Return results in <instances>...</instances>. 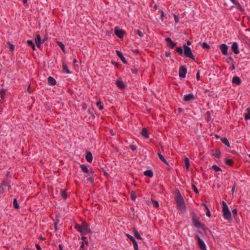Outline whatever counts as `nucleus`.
Here are the masks:
<instances>
[{
    "instance_id": "nucleus-41",
    "label": "nucleus",
    "mask_w": 250,
    "mask_h": 250,
    "mask_svg": "<svg viewBox=\"0 0 250 250\" xmlns=\"http://www.w3.org/2000/svg\"><path fill=\"white\" fill-rule=\"evenodd\" d=\"M202 47L204 48L209 49L210 48V46L209 45L207 44V42H204L202 43Z\"/></svg>"
},
{
    "instance_id": "nucleus-16",
    "label": "nucleus",
    "mask_w": 250,
    "mask_h": 250,
    "mask_svg": "<svg viewBox=\"0 0 250 250\" xmlns=\"http://www.w3.org/2000/svg\"><path fill=\"white\" fill-rule=\"evenodd\" d=\"M85 158L87 162L91 163L93 160V157L91 153L89 151H87L85 155Z\"/></svg>"
},
{
    "instance_id": "nucleus-45",
    "label": "nucleus",
    "mask_w": 250,
    "mask_h": 250,
    "mask_svg": "<svg viewBox=\"0 0 250 250\" xmlns=\"http://www.w3.org/2000/svg\"><path fill=\"white\" fill-rule=\"evenodd\" d=\"M226 62H227L228 63H229V62H232V63L233 62V59H232V58L231 57H229L228 58L226 59Z\"/></svg>"
},
{
    "instance_id": "nucleus-52",
    "label": "nucleus",
    "mask_w": 250,
    "mask_h": 250,
    "mask_svg": "<svg viewBox=\"0 0 250 250\" xmlns=\"http://www.w3.org/2000/svg\"><path fill=\"white\" fill-rule=\"evenodd\" d=\"M196 79L198 81L200 80V72L198 71L196 74Z\"/></svg>"
},
{
    "instance_id": "nucleus-42",
    "label": "nucleus",
    "mask_w": 250,
    "mask_h": 250,
    "mask_svg": "<svg viewBox=\"0 0 250 250\" xmlns=\"http://www.w3.org/2000/svg\"><path fill=\"white\" fill-rule=\"evenodd\" d=\"M7 44L10 50L13 51L14 50V45L10 43L9 42H8Z\"/></svg>"
},
{
    "instance_id": "nucleus-37",
    "label": "nucleus",
    "mask_w": 250,
    "mask_h": 250,
    "mask_svg": "<svg viewBox=\"0 0 250 250\" xmlns=\"http://www.w3.org/2000/svg\"><path fill=\"white\" fill-rule=\"evenodd\" d=\"M212 167L216 172L221 171V168L217 165H214L212 166Z\"/></svg>"
},
{
    "instance_id": "nucleus-4",
    "label": "nucleus",
    "mask_w": 250,
    "mask_h": 250,
    "mask_svg": "<svg viewBox=\"0 0 250 250\" xmlns=\"http://www.w3.org/2000/svg\"><path fill=\"white\" fill-rule=\"evenodd\" d=\"M195 237L198 240V245L200 248L202 250H207L204 242L201 239L200 236L198 234H196Z\"/></svg>"
},
{
    "instance_id": "nucleus-17",
    "label": "nucleus",
    "mask_w": 250,
    "mask_h": 250,
    "mask_svg": "<svg viewBox=\"0 0 250 250\" xmlns=\"http://www.w3.org/2000/svg\"><path fill=\"white\" fill-rule=\"evenodd\" d=\"M116 52L117 55L121 59V60L122 61L123 63L126 64L127 62H126L125 58L124 57L123 55L122 54V53L119 50H116Z\"/></svg>"
},
{
    "instance_id": "nucleus-11",
    "label": "nucleus",
    "mask_w": 250,
    "mask_h": 250,
    "mask_svg": "<svg viewBox=\"0 0 250 250\" xmlns=\"http://www.w3.org/2000/svg\"><path fill=\"white\" fill-rule=\"evenodd\" d=\"M117 86L121 89H124L126 87V84L123 82L121 79H118L116 82Z\"/></svg>"
},
{
    "instance_id": "nucleus-10",
    "label": "nucleus",
    "mask_w": 250,
    "mask_h": 250,
    "mask_svg": "<svg viewBox=\"0 0 250 250\" xmlns=\"http://www.w3.org/2000/svg\"><path fill=\"white\" fill-rule=\"evenodd\" d=\"M177 207L181 211L182 213H184L186 211V205L185 202H181V203H177Z\"/></svg>"
},
{
    "instance_id": "nucleus-24",
    "label": "nucleus",
    "mask_w": 250,
    "mask_h": 250,
    "mask_svg": "<svg viewBox=\"0 0 250 250\" xmlns=\"http://www.w3.org/2000/svg\"><path fill=\"white\" fill-rule=\"evenodd\" d=\"M144 174L145 175L148 176L149 177H152L153 176V172L152 170L149 169L145 171L144 172Z\"/></svg>"
},
{
    "instance_id": "nucleus-59",
    "label": "nucleus",
    "mask_w": 250,
    "mask_h": 250,
    "mask_svg": "<svg viewBox=\"0 0 250 250\" xmlns=\"http://www.w3.org/2000/svg\"><path fill=\"white\" fill-rule=\"evenodd\" d=\"M165 16V14H164V11L163 10H161V19L163 20V17Z\"/></svg>"
},
{
    "instance_id": "nucleus-13",
    "label": "nucleus",
    "mask_w": 250,
    "mask_h": 250,
    "mask_svg": "<svg viewBox=\"0 0 250 250\" xmlns=\"http://www.w3.org/2000/svg\"><path fill=\"white\" fill-rule=\"evenodd\" d=\"M165 40L168 43V45L170 48H173L175 46V42H173L169 37L166 38Z\"/></svg>"
},
{
    "instance_id": "nucleus-50",
    "label": "nucleus",
    "mask_w": 250,
    "mask_h": 250,
    "mask_svg": "<svg viewBox=\"0 0 250 250\" xmlns=\"http://www.w3.org/2000/svg\"><path fill=\"white\" fill-rule=\"evenodd\" d=\"M5 94V90H1L0 91V95L1 98L3 99L4 98V95Z\"/></svg>"
},
{
    "instance_id": "nucleus-32",
    "label": "nucleus",
    "mask_w": 250,
    "mask_h": 250,
    "mask_svg": "<svg viewBox=\"0 0 250 250\" xmlns=\"http://www.w3.org/2000/svg\"><path fill=\"white\" fill-rule=\"evenodd\" d=\"M57 44L61 48L63 52L65 53V49L64 44L62 42H57Z\"/></svg>"
},
{
    "instance_id": "nucleus-62",
    "label": "nucleus",
    "mask_w": 250,
    "mask_h": 250,
    "mask_svg": "<svg viewBox=\"0 0 250 250\" xmlns=\"http://www.w3.org/2000/svg\"><path fill=\"white\" fill-rule=\"evenodd\" d=\"M94 173V171L93 170V169L91 168L90 169V173L89 174H92Z\"/></svg>"
},
{
    "instance_id": "nucleus-9",
    "label": "nucleus",
    "mask_w": 250,
    "mask_h": 250,
    "mask_svg": "<svg viewBox=\"0 0 250 250\" xmlns=\"http://www.w3.org/2000/svg\"><path fill=\"white\" fill-rule=\"evenodd\" d=\"M192 221L194 225L197 228L203 227L204 225H201L199 219L195 215H193L192 217Z\"/></svg>"
},
{
    "instance_id": "nucleus-63",
    "label": "nucleus",
    "mask_w": 250,
    "mask_h": 250,
    "mask_svg": "<svg viewBox=\"0 0 250 250\" xmlns=\"http://www.w3.org/2000/svg\"><path fill=\"white\" fill-rule=\"evenodd\" d=\"M234 69H235V65H234V63L233 62L232 64L231 70H234Z\"/></svg>"
},
{
    "instance_id": "nucleus-40",
    "label": "nucleus",
    "mask_w": 250,
    "mask_h": 250,
    "mask_svg": "<svg viewBox=\"0 0 250 250\" xmlns=\"http://www.w3.org/2000/svg\"><path fill=\"white\" fill-rule=\"evenodd\" d=\"M101 104L102 103L100 101H98L96 104L97 106L99 107L100 110L103 109V106Z\"/></svg>"
},
{
    "instance_id": "nucleus-2",
    "label": "nucleus",
    "mask_w": 250,
    "mask_h": 250,
    "mask_svg": "<svg viewBox=\"0 0 250 250\" xmlns=\"http://www.w3.org/2000/svg\"><path fill=\"white\" fill-rule=\"evenodd\" d=\"M75 228L83 235L91 233L90 229L88 228L87 224L85 222H83L81 225L76 224Z\"/></svg>"
},
{
    "instance_id": "nucleus-30",
    "label": "nucleus",
    "mask_w": 250,
    "mask_h": 250,
    "mask_svg": "<svg viewBox=\"0 0 250 250\" xmlns=\"http://www.w3.org/2000/svg\"><path fill=\"white\" fill-rule=\"evenodd\" d=\"M81 167L83 171L84 172L88 173L89 172V170L86 165H82L81 166Z\"/></svg>"
},
{
    "instance_id": "nucleus-39",
    "label": "nucleus",
    "mask_w": 250,
    "mask_h": 250,
    "mask_svg": "<svg viewBox=\"0 0 250 250\" xmlns=\"http://www.w3.org/2000/svg\"><path fill=\"white\" fill-rule=\"evenodd\" d=\"M62 198L64 200H65L66 199V198H67V194L66 193V190H62Z\"/></svg>"
},
{
    "instance_id": "nucleus-34",
    "label": "nucleus",
    "mask_w": 250,
    "mask_h": 250,
    "mask_svg": "<svg viewBox=\"0 0 250 250\" xmlns=\"http://www.w3.org/2000/svg\"><path fill=\"white\" fill-rule=\"evenodd\" d=\"M86 176L88 177L87 180L90 181V183L93 184V175L88 174Z\"/></svg>"
},
{
    "instance_id": "nucleus-8",
    "label": "nucleus",
    "mask_w": 250,
    "mask_h": 250,
    "mask_svg": "<svg viewBox=\"0 0 250 250\" xmlns=\"http://www.w3.org/2000/svg\"><path fill=\"white\" fill-rule=\"evenodd\" d=\"M127 238L133 243L135 250H139L138 245L134 238L129 234H126Z\"/></svg>"
},
{
    "instance_id": "nucleus-28",
    "label": "nucleus",
    "mask_w": 250,
    "mask_h": 250,
    "mask_svg": "<svg viewBox=\"0 0 250 250\" xmlns=\"http://www.w3.org/2000/svg\"><path fill=\"white\" fill-rule=\"evenodd\" d=\"M221 141H222V143L224 144H225V145H226L228 147H230V144H229V141L227 139V138H223L221 139Z\"/></svg>"
},
{
    "instance_id": "nucleus-58",
    "label": "nucleus",
    "mask_w": 250,
    "mask_h": 250,
    "mask_svg": "<svg viewBox=\"0 0 250 250\" xmlns=\"http://www.w3.org/2000/svg\"><path fill=\"white\" fill-rule=\"evenodd\" d=\"M207 215L208 217L210 216V212L209 209H208V210H207Z\"/></svg>"
},
{
    "instance_id": "nucleus-27",
    "label": "nucleus",
    "mask_w": 250,
    "mask_h": 250,
    "mask_svg": "<svg viewBox=\"0 0 250 250\" xmlns=\"http://www.w3.org/2000/svg\"><path fill=\"white\" fill-rule=\"evenodd\" d=\"M6 187H7L8 189H9V186L7 185V184L6 183H4L1 187L0 186V192L2 193L4 191V188H5Z\"/></svg>"
},
{
    "instance_id": "nucleus-61",
    "label": "nucleus",
    "mask_w": 250,
    "mask_h": 250,
    "mask_svg": "<svg viewBox=\"0 0 250 250\" xmlns=\"http://www.w3.org/2000/svg\"><path fill=\"white\" fill-rule=\"evenodd\" d=\"M132 72H133V73H136L137 72V69H136V68H135V69H132Z\"/></svg>"
},
{
    "instance_id": "nucleus-14",
    "label": "nucleus",
    "mask_w": 250,
    "mask_h": 250,
    "mask_svg": "<svg viewBox=\"0 0 250 250\" xmlns=\"http://www.w3.org/2000/svg\"><path fill=\"white\" fill-rule=\"evenodd\" d=\"M241 80L238 76H234L232 78V83L237 85H240L241 83Z\"/></svg>"
},
{
    "instance_id": "nucleus-26",
    "label": "nucleus",
    "mask_w": 250,
    "mask_h": 250,
    "mask_svg": "<svg viewBox=\"0 0 250 250\" xmlns=\"http://www.w3.org/2000/svg\"><path fill=\"white\" fill-rule=\"evenodd\" d=\"M158 155L159 157V158L161 159V160L165 164L168 165V163L166 159L165 158V157L160 153H158Z\"/></svg>"
},
{
    "instance_id": "nucleus-53",
    "label": "nucleus",
    "mask_w": 250,
    "mask_h": 250,
    "mask_svg": "<svg viewBox=\"0 0 250 250\" xmlns=\"http://www.w3.org/2000/svg\"><path fill=\"white\" fill-rule=\"evenodd\" d=\"M130 148L133 151H134L136 149V146L134 145H131Z\"/></svg>"
},
{
    "instance_id": "nucleus-35",
    "label": "nucleus",
    "mask_w": 250,
    "mask_h": 250,
    "mask_svg": "<svg viewBox=\"0 0 250 250\" xmlns=\"http://www.w3.org/2000/svg\"><path fill=\"white\" fill-rule=\"evenodd\" d=\"M225 163L227 165L232 166L233 164V161L230 159H227L226 160Z\"/></svg>"
},
{
    "instance_id": "nucleus-55",
    "label": "nucleus",
    "mask_w": 250,
    "mask_h": 250,
    "mask_svg": "<svg viewBox=\"0 0 250 250\" xmlns=\"http://www.w3.org/2000/svg\"><path fill=\"white\" fill-rule=\"evenodd\" d=\"M16 202H17V201H16V198H15L13 200V204L15 208H16Z\"/></svg>"
},
{
    "instance_id": "nucleus-31",
    "label": "nucleus",
    "mask_w": 250,
    "mask_h": 250,
    "mask_svg": "<svg viewBox=\"0 0 250 250\" xmlns=\"http://www.w3.org/2000/svg\"><path fill=\"white\" fill-rule=\"evenodd\" d=\"M184 161H185V165H186V167L187 169H188L189 167V166H190L189 160L188 158H185L184 159Z\"/></svg>"
},
{
    "instance_id": "nucleus-54",
    "label": "nucleus",
    "mask_w": 250,
    "mask_h": 250,
    "mask_svg": "<svg viewBox=\"0 0 250 250\" xmlns=\"http://www.w3.org/2000/svg\"><path fill=\"white\" fill-rule=\"evenodd\" d=\"M16 202H17V201H16V198H15L13 200V204L15 208H16Z\"/></svg>"
},
{
    "instance_id": "nucleus-47",
    "label": "nucleus",
    "mask_w": 250,
    "mask_h": 250,
    "mask_svg": "<svg viewBox=\"0 0 250 250\" xmlns=\"http://www.w3.org/2000/svg\"><path fill=\"white\" fill-rule=\"evenodd\" d=\"M58 223H59V219H57L54 223V229H55V231H57L58 230L57 226V224Z\"/></svg>"
},
{
    "instance_id": "nucleus-3",
    "label": "nucleus",
    "mask_w": 250,
    "mask_h": 250,
    "mask_svg": "<svg viewBox=\"0 0 250 250\" xmlns=\"http://www.w3.org/2000/svg\"><path fill=\"white\" fill-rule=\"evenodd\" d=\"M223 205V217L225 219L228 220L229 221H231L232 220L231 213L229 210V209L228 206L227 205L226 203L224 201L222 202Z\"/></svg>"
},
{
    "instance_id": "nucleus-51",
    "label": "nucleus",
    "mask_w": 250,
    "mask_h": 250,
    "mask_svg": "<svg viewBox=\"0 0 250 250\" xmlns=\"http://www.w3.org/2000/svg\"><path fill=\"white\" fill-rule=\"evenodd\" d=\"M174 19H175V21L176 22H179V17L177 15H174Z\"/></svg>"
},
{
    "instance_id": "nucleus-7",
    "label": "nucleus",
    "mask_w": 250,
    "mask_h": 250,
    "mask_svg": "<svg viewBox=\"0 0 250 250\" xmlns=\"http://www.w3.org/2000/svg\"><path fill=\"white\" fill-rule=\"evenodd\" d=\"M175 201L177 203L184 202V199L182 196L179 190L177 189L175 191Z\"/></svg>"
},
{
    "instance_id": "nucleus-20",
    "label": "nucleus",
    "mask_w": 250,
    "mask_h": 250,
    "mask_svg": "<svg viewBox=\"0 0 250 250\" xmlns=\"http://www.w3.org/2000/svg\"><path fill=\"white\" fill-rule=\"evenodd\" d=\"M48 84L51 86L55 85L56 84V80L51 76L48 78Z\"/></svg>"
},
{
    "instance_id": "nucleus-60",
    "label": "nucleus",
    "mask_w": 250,
    "mask_h": 250,
    "mask_svg": "<svg viewBox=\"0 0 250 250\" xmlns=\"http://www.w3.org/2000/svg\"><path fill=\"white\" fill-rule=\"evenodd\" d=\"M36 247L38 250H42L41 248L38 244L36 245Z\"/></svg>"
},
{
    "instance_id": "nucleus-5",
    "label": "nucleus",
    "mask_w": 250,
    "mask_h": 250,
    "mask_svg": "<svg viewBox=\"0 0 250 250\" xmlns=\"http://www.w3.org/2000/svg\"><path fill=\"white\" fill-rule=\"evenodd\" d=\"M187 72V69L185 65L180 66L179 71V76L181 78H184Z\"/></svg>"
},
{
    "instance_id": "nucleus-6",
    "label": "nucleus",
    "mask_w": 250,
    "mask_h": 250,
    "mask_svg": "<svg viewBox=\"0 0 250 250\" xmlns=\"http://www.w3.org/2000/svg\"><path fill=\"white\" fill-rule=\"evenodd\" d=\"M115 34L119 37L120 39H123L124 35L125 34V31L122 29H120L118 27H116L114 30Z\"/></svg>"
},
{
    "instance_id": "nucleus-12",
    "label": "nucleus",
    "mask_w": 250,
    "mask_h": 250,
    "mask_svg": "<svg viewBox=\"0 0 250 250\" xmlns=\"http://www.w3.org/2000/svg\"><path fill=\"white\" fill-rule=\"evenodd\" d=\"M220 48L223 54L226 55L228 54V47L225 44H222L220 45Z\"/></svg>"
},
{
    "instance_id": "nucleus-38",
    "label": "nucleus",
    "mask_w": 250,
    "mask_h": 250,
    "mask_svg": "<svg viewBox=\"0 0 250 250\" xmlns=\"http://www.w3.org/2000/svg\"><path fill=\"white\" fill-rule=\"evenodd\" d=\"M136 196L135 191H132L131 192V199L132 200L134 201L136 199Z\"/></svg>"
},
{
    "instance_id": "nucleus-64",
    "label": "nucleus",
    "mask_w": 250,
    "mask_h": 250,
    "mask_svg": "<svg viewBox=\"0 0 250 250\" xmlns=\"http://www.w3.org/2000/svg\"><path fill=\"white\" fill-rule=\"evenodd\" d=\"M60 250H62V246L61 245H59V246Z\"/></svg>"
},
{
    "instance_id": "nucleus-21",
    "label": "nucleus",
    "mask_w": 250,
    "mask_h": 250,
    "mask_svg": "<svg viewBox=\"0 0 250 250\" xmlns=\"http://www.w3.org/2000/svg\"><path fill=\"white\" fill-rule=\"evenodd\" d=\"M231 2L234 4L237 5V8L241 12H244V9L240 5V4L237 2L235 0H230Z\"/></svg>"
},
{
    "instance_id": "nucleus-29",
    "label": "nucleus",
    "mask_w": 250,
    "mask_h": 250,
    "mask_svg": "<svg viewBox=\"0 0 250 250\" xmlns=\"http://www.w3.org/2000/svg\"><path fill=\"white\" fill-rule=\"evenodd\" d=\"M27 43L28 45L32 47V48L33 50H35V49H36L35 46L33 42L32 41L28 40V41H27Z\"/></svg>"
},
{
    "instance_id": "nucleus-18",
    "label": "nucleus",
    "mask_w": 250,
    "mask_h": 250,
    "mask_svg": "<svg viewBox=\"0 0 250 250\" xmlns=\"http://www.w3.org/2000/svg\"><path fill=\"white\" fill-rule=\"evenodd\" d=\"M132 230L134 233V235L137 239L140 240L143 239L142 237H141L139 233L138 232L136 228H133Z\"/></svg>"
},
{
    "instance_id": "nucleus-19",
    "label": "nucleus",
    "mask_w": 250,
    "mask_h": 250,
    "mask_svg": "<svg viewBox=\"0 0 250 250\" xmlns=\"http://www.w3.org/2000/svg\"><path fill=\"white\" fill-rule=\"evenodd\" d=\"M35 42L37 47L40 48L41 47V39L39 35H37L36 36V37L35 38Z\"/></svg>"
},
{
    "instance_id": "nucleus-57",
    "label": "nucleus",
    "mask_w": 250,
    "mask_h": 250,
    "mask_svg": "<svg viewBox=\"0 0 250 250\" xmlns=\"http://www.w3.org/2000/svg\"><path fill=\"white\" fill-rule=\"evenodd\" d=\"M27 91L28 92V93H30L32 92V90L31 89V86L30 85H29L28 86V88H27Z\"/></svg>"
},
{
    "instance_id": "nucleus-33",
    "label": "nucleus",
    "mask_w": 250,
    "mask_h": 250,
    "mask_svg": "<svg viewBox=\"0 0 250 250\" xmlns=\"http://www.w3.org/2000/svg\"><path fill=\"white\" fill-rule=\"evenodd\" d=\"M247 111L248 112V114H246L245 116V119L246 120L250 119V108H248Z\"/></svg>"
},
{
    "instance_id": "nucleus-43",
    "label": "nucleus",
    "mask_w": 250,
    "mask_h": 250,
    "mask_svg": "<svg viewBox=\"0 0 250 250\" xmlns=\"http://www.w3.org/2000/svg\"><path fill=\"white\" fill-rule=\"evenodd\" d=\"M152 202L153 204V206L156 208H158L159 206L158 201L152 200Z\"/></svg>"
},
{
    "instance_id": "nucleus-23",
    "label": "nucleus",
    "mask_w": 250,
    "mask_h": 250,
    "mask_svg": "<svg viewBox=\"0 0 250 250\" xmlns=\"http://www.w3.org/2000/svg\"><path fill=\"white\" fill-rule=\"evenodd\" d=\"M141 134L145 138H149V135L148 134L147 129L146 128H143L142 129Z\"/></svg>"
},
{
    "instance_id": "nucleus-48",
    "label": "nucleus",
    "mask_w": 250,
    "mask_h": 250,
    "mask_svg": "<svg viewBox=\"0 0 250 250\" xmlns=\"http://www.w3.org/2000/svg\"><path fill=\"white\" fill-rule=\"evenodd\" d=\"M207 114L208 115L207 117V120L208 121H209L211 119V115L209 111H208L207 113Z\"/></svg>"
},
{
    "instance_id": "nucleus-46",
    "label": "nucleus",
    "mask_w": 250,
    "mask_h": 250,
    "mask_svg": "<svg viewBox=\"0 0 250 250\" xmlns=\"http://www.w3.org/2000/svg\"><path fill=\"white\" fill-rule=\"evenodd\" d=\"M232 214L233 215V216L235 217L237 214V210L236 208H235L234 209L232 210Z\"/></svg>"
},
{
    "instance_id": "nucleus-36",
    "label": "nucleus",
    "mask_w": 250,
    "mask_h": 250,
    "mask_svg": "<svg viewBox=\"0 0 250 250\" xmlns=\"http://www.w3.org/2000/svg\"><path fill=\"white\" fill-rule=\"evenodd\" d=\"M213 155L215 157L220 158L221 157V152H220V150L217 149L216 153L215 154H213Z\"/></svg>"
},
{
    "instance_id": "nucleus-56",
    "label": "nucleus",
    "mask_w": 250,
    "mask_h": 250,
    "mask_svg": "<svg viewBox=\"0 0 250 250\" xmlns=\"http://www.w3.org/2000/svg\"><path fill=\"white\" fill-rule=\"evenodd\" d=\"M166 56L167 57H170V56H171V53L169 52H166Z\"/></svg>"
},
{
    "instance_id": "nucleus-1",
    "label": "nucleus",
    "mask_w": 250,
    "mask_h": 250,
    "mask_svg": "<svg viewBox=\"0 0 250 250\" xmlns=\"http://www.w3.org/2000/svg\"><path fill=\"white\" fill-rule=\"evenodd\" d=\"M176 50L177 52L181 55L184 54L186 57L192 60H195V57L192 53L191 48L187 45H184L183 48L181 47H177Z\"/></svg>"
},
{
    "instance_id": "nucleus-25",
    "label": "nucleus",
    "mask_w": 250,
    "mask_h": 250,
    "mask_svg": "<svg viewBox=\"0 0 250 250\" xmlns=\"http://www.w3.org/2000/svg\"><path fill=\"white\" fill-rule=\"evenodd\" d=\"M62 70L63 72L66 73L67 74H70V72L67 68V65L65 62L62 63Z\"/></svg>"
},
{
    "instance_id": "nucleus-15",
    "label": "nucleus",
    "mask_w": 250,
    "mask_h": 250,
    "mask_svg": "<svg viewBox=\"0 0 250 250\" xmlns=\"http://www.w3.org/2000/svg\"><path fill=\"white\" fill-rule=\"evenodd\" d=\"M232 50L235 54H238L239 50L238 47V44L236 42H234L233 43L231 46Z\"/></svg>"
},
{
    "instance_id": "nucleus-44",
    "label": "nucleus",
    "mask_w": 250,
    "mask_h": 250,
    "mask_svg": "<svg viewBox=\"0 0 250 250\" xmlns=\"http://www.w3.org/2000/svg\"><path fill=\"white\" fill-rule=\"evenodd\" d=\"M192 188H193V189H194L195 192L196 193V194H198L199 193V191H198V190L197 189V188H196V187L194 185V184H192Z\"/></svg>"
},
{
    "instance_id": "nucleus-22",
    "label": "nucleus",
    "mask_w": 250,
    "mask_h": 250,
    "mask_svg": "<svg viewBox=\"0 0 250 250\" xmlns=\"http://www.w3.org/2000/svg\"><path fill=\"white\" fill-rule=\"evenodd\" d=\"M194 99V96L192 94H189L184 96V100L185 101H188Z\"/></svg>"
},
{
    "instance_id": "nucleus-49",
    "label": "nucleus",
    "mask_w": 250,
    "mask_h": 250,
    "mask_svg": "<svg viewBox=\"0 0 250 250\" xmlns=\"http://www.w3.org/2000/svg\"><path fill=\"white\" fill-rule=\"evenodd\" d=\"M137 33L141 37H142L144 36L143 34L142 33V32L140 30H137Z\"/></svg>"
}]
</instances>
